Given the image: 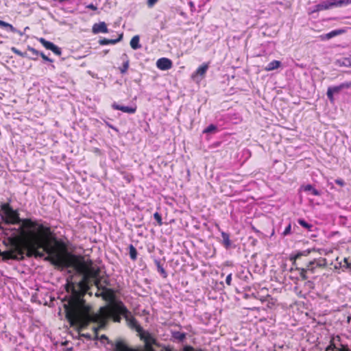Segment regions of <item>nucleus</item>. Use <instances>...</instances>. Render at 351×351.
<instances>
[{
	"label": "nucleus",
	"mask_w": 351,
	"mask_h": 351,
	"mask_svg": "<svg viewBox=\"0 0 351 351\" xmlns=\"http://www.w3.org/2000/svg\"><path fill=\"white\" fill-rule=\"evenodd\" d=\"M139 40H140V38H139V36H138V35L133 36L132 38L131 39L130 44L131 47L133 49L136 50V49H138L141 47V45L139 43Z\"/></svg>",
	"instance_id": "nucleus-18"
},
{
	"label": "nucleus",
	"mask_w": 351,
	"mask_h": 351,
	"mask_svg": "<svg viewBox=\"0 0 351 351\" xmlns=\"http://www.w3.org/2000/svg\"><path fill=\"white\" fill-rule=\"evenodd\" d=\"M339 267L343 269H351V261L350 258H344L342 261H340Z\"/></svg>",
	"instance_id": "nucleus-21"
},
{
	"label": "nucleus",
	"mask_w": 351,
	"mask_h": 351,
	"mask_svg": "<svg viewBox=\"0 0 351 351\" xmlns=\"http://www.w3.org/2000/svg\"><path fill=\"white\" fill-rule=\"evenodd\" d=\"M189 5L190 8H191V12H194L195 11V7L194 3L192 1H190L189 2Z\"/></svg>",
	"instance_id": "nucleus-38"
},
{
	"label": "nucleus",
	"mask_w": 351,
	"mask_h": 351,
	"mask_svg": "<svg viewBox=\"0 0 351 351\" xmlns=\"http://www.w3.org/2000/svg\"><path fill=\"white\" fill-rule=\"evenodd\" d=\"M129 68V60H127L123 62V66L120 68V72L123 74L125 73Z\"/></svg>",
	"instance_id": "nucleus-26"
},
{
	"label": "nucleus",
	"mask_w": 351,
	"mask_h": 351,
	"mask_svg": "<svg viewBox=\"0 0 351 351\" xmlns=\"http://www.w3.org/2000/svg\"><path fill=\"white\" fill-rule=\"evenodd\" d=\"M186 335L184 332H181L179 331L171 332L172 338L176 341H178V342L184 341V340L186 339Z\"/></svg>",
	"instance_id": "nucleus-15"
},
{
	"label": "nucleus",
	"mask_w": 351,
	"mask_h": 351,
	"mask_svg": "<svg viewBox=\"0 0 351 351\" xmlns=\"http://www.w3.org/2000/svg\"><path fill=\"white\" fill-rule=\"evenodd\" d=\"M101 340H108V337L105 335H102L100 337Z\"/></svg>",
	"instance_id": "nucleus-49"
},
{
	"label": "nucleus",
	"mask_w": 351,
	"mask_h": 351,
	"mask_svg": "<svg viewBox=\"0 0 351 351\" xmlns=\"http://www.w3.org/2000/svg\"><path fill=\"white\" fill-rule=\"evenodd\" d=\"M333 94H334V93L332 91V90H330L328 88L327 90V96L331 102L334 101Z\"/></svg>",
	"instance_id": "nucleus-33"
},
{
	"label": "nucleus",
	"mask_w": 351,
	"mask_h": 351,
	"mask_svg": "<svg viewBox=\"0 0 351 351\" xmlns=\"http://www.w3.org/2000/svg\"><path fill=\"white\" fill-rule=\"evenodd\" d=\"M280 65L281 62L280 61L273 60L267 66V67L265 68V69L267 71H272L278 69V67L280 66Z\"/></svg>",
	"instance_id": "nucleus-20"
},
{
	"label": "nucleus",
	"mask_w": 351,
	"mask_h": 351,
	"mask_svg": "<svg viewBox=\"0 0 351 351\" xmlns=\"http://www.w3.org/2000/svg\"><path fill=\"white\" fill-rule=\"evenodd\" d=\"M104 283L107 285V281L105 280Z\"/></svg>",
	"instance_id": "nucleus-53"
},
{
	"label": "nucleus",
	"mask_w": 351,
	"mask_h": 351,
	"mask_svg": "<svg viewBox=\"0 0 351 351\" xmlns=\"http://www.w3.org/2000/svg\"><path fill=\"white\" fill-rule=\"evenodd\" d=\"M100 289L97 288V292H96L95 295L97 297H102L103 299L107 300L108 299V295L106 292L109 291V289H107L105 286L101 285V282H100Z\"/></svg>",
	"instance_id": "nucleus-12"
},
{
	"label": "nucleus",
	"mask_w": 351,
	"mask_h": 351,
	"mask_svg": "<svg viewBox=\"0 0 351 351\" xmlns=\"http://www.w3.org/2000/svg\"><path fill=\"white\" fill-rule=\"evenodd\" d=\"M298 223L303 226L304 228L308 229V230H311V228H312V226L306 223L304 219H299Z\"/></svg>",
	"instance_id": "nucleus-27"
},
{
	"label": "nucleus",
	"mask_w": 351,
	"mask_h": 351,
	"mask_svg": "<svg viewBox=\"0 0 351 351\" xmlns=\"http://www.w3.org/2000/svg\"><path fill=\"white\" fill-rule=\"evenodd\" d=\"M301 189L304 191L311 192L313 195L315 196H319L321 195V193L315 188H314L311 184H306L302 186Z\"/></svg>",
	"instance_id": "nucleus-16"
},
{
	"label": "nucleus",
	"mask_w": 351,
	"mask_h": 351,
	"mask_svg": "<svg viewBox=\"0 0 351 351\" xmlns=\"http://www.w3.org/2000/svg\"><path fill=\"white\" fill-rule=\"evenodd\" d=\"M221 237H222V243L224 245V247L226 249H228L231 245V241L230 239V235L229 234L222 232H221Z\"/></svg>",
	"instance_id": "nucleus-17"
},
{
	"label": "nucleus",
	"mask_w": 351,
	"mask_h": 351,
	"mask_svg": "<svg viewBox=\"0 0 351 351\" xmlns=\"http://www.w3.org/2000/svg\"><path fill=\"white\" fill-rule=\"evenodd\" d=\"M156 66L160 70H169L172 67V62L167 58H161L157 60Z\"/></svg>",
	"instance_id": "nucleus-8"
},
{
	"label": "nucleus",
	"mask_w": 351,
	"mask_h": 351,
	"mask_svg": "<svg viewBox=\"0 0 351 351\" xmlns=\"http://www.w3.org/2000/svg\"><path fill=\"white\" fill-rule=\"evenodd\" d=\"M118 310L119 313H121L122 315L125 317L128 324L131 328L136 329L138 332L141 331L142 328L123 302H120L118 304Z\"/></svg>",
	"instance_id": "nucleus-5"
},
{
	"label": "nucleus",
	"mask_w": 351,
	"mask_h": 351,
	"mask_svg": "<svg viewBox=\"0 0 351 351\" xmlns=\"http://www.w3.org/2000/svg\"><path fill=\"white\" fill-rule=\"evenodd\" d=\"M110 128L114 129V130H117L114 127H113L112 125H110V124H107Z\"/></svg>",
	"instance_id": "nucleus-50"
},
{
	"label": "nucleus",
	"mask_w": 351,
	"mask_h": 351,
	"mask_svg": "<svg viewBox=\"0 0 351 351\" xmlns=\"http://www.w3.org/2000/svg\"><path fill=\"white\" fill-rule=\"evenodd\" d=\"M51 51L58 56H60L62 53L61 49L56 45H54Z\"/></svg>",
	"instance_id": "nucleus-32"
},
{
	"label": "nucleus",
	"mask_w": 351,
	"mask_h": 351,
	"mask_svg": "<svg viewBox=\"0 0 351 351\" xmlns=\"http://www.w3.org/2000/svg\"><path fill=\"white\" fill-rule=\"evenodd\" d=\"M335 182L340 186H343L344 184L343 182L341 180H337Z\"/></svg>",
	"instance_id": "nucleus-48"
},
{
	"label": "nucleus",
	"mask_w": 351,
	"mask_h": 351,
	"mask_svg": "<svg viewBox=\"0 0 351 351\" xmlns=\"http://www.w3.org/2000/svg\"><path fill=\"white\" fill-rule=\"evenodd\" d=\"M231 281H232V274H230L227 276V277L226 278V282L228 285H230Z\"/></svg>",
	"instance_id": "nucleus-37"
},
{
	"label": "nucleus",
	"mask_w": 351,
	"mask_h": 351,
	"mask_svg": "<svg viewBox=\"0 0 351 351\" xmlns=\"http://www.w3.org/2000/svg\"><path fill=\"white\" fill-rule=\"evenodd\" d=\"M1 209L3 212L2 218L7 223H20L21 219L19 217V214L14 210L9 204H3L1 206Z\"/></svg>",
	"instance_id": "nucleus-4"
},
{
	"label": "nucleus",
	"mask_w": 351,
	"mask_h": 351,
	"mask_svg": "<svg viewBox=\"0 0 351 351\" xmlns=\"http://www.w3.org/2000/svg\"><path fill=\"white\" fill-rule=\"evenodd\" d=\"M154 263L157 267L158 271L161 274L163 278H167V274L165 269L163 268V267L161 265L160 261L158 259H155Z\"/></svg>",
	"instance_id": "nucleus-22"
},
{
	"label": "nucleus",
	"mask_w": 351,
	"mask_h": 351,
	"mask_svg": "<svg viewBox=\"0 0 351 351\" xmlns=\"http://www.w3.org/2000/svg\"><path fill=\"white\" fill-rule=\"evenodd\" d=\"M8 23H7V22H5V21H3L0 20V26H1V27H5L8 26Z\"/></svg>",
	"instance_id": "nucleus-46"
},
{
	"label": "nucleus",
	"mask_w": 351,
	"mask_h": 351,
	"mask_svg": "<svg viewBox=\"0 0 351 351\" xmlns=\"http://www.w3.org/2000/svg\"><path fill=\"white\" fill-rule=\"evenodd\" d=\"M345 32H346V29H344L333 30V31L326 34V35L322 36V39H328H328H330L332 37H335L336 36L344 34Z\"/></svg>",
	"instance_id": "nucleus-14"
},
{
	"label": "nucleus",
	"mask_w": 351,
	"mask_h": 351,
	"mask_svg": "<svg viewBox=\"0 0 351 351\" xmlns=\"http://www.w3.org/2000/svg\"><path fill=\"white\" fill-rule=\"evenodd\" d=\"M291 231V224H289L285 230L283 234L285 235L288 234Z\"/></svg>",
	"instance_id": "nucleus-44"
},
{
	"label": "nucleus",
	"mask_w": 351,
	"mask_h": 351,
	"mask_svg": "<svg viewBox=\"0 0 351 351\" xmlns=\"http://www.w3.org/2000/svg\"><path fill=\"white\" fill-rule=\"evenodd\" d=\"M208 63H204L192 74L191 78L196 82L202 80L208 71Z\"/></svg>",
	"instance_id": "nucleus-6"
},
{
	"label": "nucleus",
	"mask_w": 351,
	"mask_h": 351,
	"mask_svg": "<svg viewBox=\"0 0 351 351\" xmlns=\"http://www.w3.org/2000/svg\"><path fill=\"white\" fill-rule=\"evenodd\" d=\"M112 107L114 110H121L123 112L128 113V114H134L136 111V106H121L119 104H117L116 103H113L112 105Z\"/></svg>",
	"instance_id": "nucleus-9"
},
{
	"label": "nucleus",
	"mask_w": 351,
	"mask_h": 351,
	"mask_svg": "<svg viewBox=\"0 0 351 351\" xmlns=\"http://www.w3.org/2000/svg\"><path fill=\"white\" fill-rule=\"evenodd\" d=\"M119 304V302L115 306H101L99 313H94L84 300L77 297L70 302L65 303L64 311L71 325L86 326L90 322L97 323V327L93 328L97 335L99 330L106 328L109 319H112L115 322H121L122 314L118 310Z\"/></svg>",
	"instance_id": "nucleus-1"
},
{
	"label": "nucleus",
	"mask_w": 351,
	"mask_h": 351,
	"mask_svg": "<svg viewBox=\"0 0 351 351\" xmlns=\"http://www.w3.org/2000/svg\"><path fill=\"white\" fill-rule=\"evenodd\" d=\"M332 91L335 93H337L342 88L341 87V85L339 86H335V87H330L329 88Z\"/></svg>",
	"instance_id": "nucleus-40"
},
{
	"label": "nucleus",
	"mask_w": 351,
	"mask_h": 351,
	"mask_svg": "<svg viewBox=\"0 0 351 351\" xmlns=\"http://www.w3.org/2000/svg\"><path fill=\"white\" fill-rule=\"evenodd\" d=\"M40 56L43 58V59L45 61L52 62L53 60L50 58H49L47 56H46L43 53H40Z\"/></svg>",
	"instance_id": "nucleus-39"
},
{
	"label": "nucleus",
	"mask_w": 351,
	"mask_h": 351,
	"mask_svg": "<svg viewBox=\"0 0 351 351\" xmlns=\"http://www.w3.org/2000/svg\"><path fill=\"white\" fill-rule=\"evenodd\" d=\"M36 233L25 243V250L27 256L45 258V260L56 258L57 250L53 243L56 239L49 227L43 224H36Z\"/></svg>",
	"instance_id": "nucleus-2"
},
{
	"label": "nucleus",
	"mask_w": 351,
	"mask_h": 351,
	"mask_svg": "<svg viewBox=\"0 0 351 351\" xmlns=\"http://www.w3.org/2000/svg\"><path fill=\"white\" fill-rule=\"evenodd\" d=\"M27 49L32 53L33 55L38 56L39 52L33 47H28Z\"/></svg>",
	"instance_id": "nucleus-36"
},
{
	"label": "nucleus",
	"mask_w": 351,
	"mask_h": 351,
	"mask_svg": "<svg viewBox=\"0 0 351 351\" xmlns=\"http://www.w3.org/2000/svg\"><path fill=\"white\" fill-rule=\"evenodd\" d=\"M310 252L311 251L308 250L303 252H298L295 254H292L290 257V259L291 261H295L297 258H300L302 256H307L310 253Z\"/></svg>",
	"instance_id": "nucleus-25"
},
{
	"label": "nucleus",
	"mask_w": 351,
	"mask_h": 351,
	"mask_svg": "<svg viewBox=\"0 0 351 351\" xmlns=\"http://www.w3.org/2000/svg\"><path fill=\"white\" fill-rule=\"evenodd\" d=\"M86 8L90 9L92 10H97V6L93 3H90V4L87 5Z\"/></svg>",
	"instance_id": "nucleus-41"
},
{
	"label": "nucleus",
	"mask_w": 351,
	"mask_h": 351,
	"mask_svg": "<svg viewBox=\"0 0 351 351\" xmlns=\"http://www.w3.org/2000/svg\"><path fill=\"white\" fill-rule=\"evenodd\" d=\"M99 269L93 267L92 263L85 265L83 269V279L77 283L76 286L73 285L70 287L71 295L67 300L63 301V307L64 308L65 303L70 302L73 299L77 297H79L81 300H84L83 296L88 289V285L86 282L88 278H93L95 280V286L99 289L100 282H101V279L99 278Z\"/></svg>",
	"instance_id": "nucleus-3"
},
{
	"label": "nucleus",
	"mask_w": 351,
	"mask_h": 351,
	"mask_svg": "<svg viewBox=\"0 0 351 351\" xmlns=\"http://www.w3.org/2000/svg\"><path fill=\"white\" fill-rule=\"evenodd\" d=\"M158 0H147V5L149 8H152Z\"/></svg>",
	"instance_id": "nucleus-34"
},
{
	"label": "nucleus",
	"mask_w": 351,
	"mask_h": 351,
	"mask_svg": "<svg viewBox=\"0 0 351 351\" xmlns=\"http://www.w3.org/2000/svg\"><path fill=\"white\" fill-rule=\"evenodd\" d=\"M351 3V0H339L338 1H333L326 3H322L317 5V10H326L332 6H339L343 4H350Z\"/></svg>",
	"instance_id": "nucleus-7"
},
{
	"label": "nucleus",
	"mask_w": 351,
	"mask_h": 351,
	"mask_svg": "<svg viewBox=\"0 0 351 351\" xmlns=\"http://www.w3.org/2000/svg\"><path fill=\"white\" fill-rule=\"evenodd\" d=\"M217 129L216 126L213 124L209 125L204 130V133H210Z\"/></svg>",
	"instance_id": "nucleus-28"
},
{
	"label": "nucleus",
	"mask_w": 351,
	"mask_h": 351,
	"mask_svg": "<svg viewBox=\"0 0 351 351\" xmlns=\"http://www.w3.org/2000/svg\"><path fill=\"white\" fill-rule=\"evenodd\" d=\"M350 319H351V317H350V316H348V318H347V322H348V323L350 322Z\"/></svg>",
	"instance_id": "nucleus-51"
},
{
	"label": "nucleus",
	"mask_w": 351,
	"mask_h": 351,
	"mask_svg": "<svg viewBox=\"0 0 351 351\" xmlns=\"http://www.w3.org/2000/svg\"><path fill=\"white\" fill-rule=\"evenodd\" d=\"M12 51L16 55H19V56L21 57H26V53H23L21 52V51H19V49H16L15 47H12Z\"/></svg>",
	"instance_id": "nucleus-31"
},
{
	"label": "nucleus",
	"mask_w": 351,
	"mask_h": 351,
	"mask_svg": "<svg viewBox=\"0 0 351 351\" xmlns=\"http://www.w3.org/2000/svg\"><path fill=\"white\" fill-rule=\"evenodd\" d=\"M180 15H181V16H185V14H184V12H182L180 13Z\"/></svg>",
	"instance_id": "nucleus-52"
},
{
	"label": "nucleus",
	"mask_w": 351,
	"mask_h": 351,
	"mask_svg": "<svg viewBox=\"0 0 351 351\" xmlns=\"http://www.w3.org/2000/svg\"><path fill=\"white\" fill-rule=\"evenodd\" d=\"M117 351H132L122 341H118L115 343Z\"/></svg>",
	"instance_id": "nucleus-19"
},
{
	"label": "nucleus",
	"mask_w": 351,
	"mask_h": 351,
	"mask_svg": "<svg viewBox=\"0 0 351 351\" xmlns=\"http://www.w3.org/2000/svg\"><path fill=\"white\" fill-rule=\"evenodd\" d=\"M327 265V262H326V259H322V260H314L313 261H311L309 262V263L307 265V267L306 269L308 270H311V271H313V269H315V267H326Z\"/></svg>",
	"instance_id": "nucleus-10"
},
{
	"label": "nucleus",
	"mask_w": 351,
	"mask_h": 351,
	"mask_svg": "<svg viewBox=\"0 0 351 351\" xmlns=\"http://www.w3.org/2000/svg\"><path fill=\"white\" fill-rule=\"evenodd\" d=\"M154 218L157 221L159 226L162 224V217L158 213L156 212L154 214Z\"/></svg>",
	"instance_id": "nucleus-30"
},
{
	"label": "nucleus",
	"mask_w": 351,
	"mask_h": 351,
	"mask_svg": "<svg viewBox=\"0 0 351 351\" xmlns=\"http://www.w3.org/2000/svg\"><path fill=\"white\" fill-rule=\"evenodd\" d=\"M39 41L47 49L51 50L53 47L55 45L53 43L46 40L43 38H40Z\"/></svg>",
	"instance_id": "nucleus-23"
},
{
	"label": "nucleus",
	"mask_w": 351,
	"mask_h": 351,
	"mask_svg": "<svg viewBox=\"0 0 351 351\" xmlns=\"http://www.w3.org/2000/svg\"><path fill=\"white\" fill-rule=\"evenodd\" d=\"M341 87L342 88H350V87H351V82H347V83L342 84H341Z\"/></svg>",
	"instance_id": "nucleus-45"
},
{
	"label": "nucleus",
	"mask_w": 351,
	"mask_h": 351,
	"mask_svg": "<svg viewBox=\"0 0 351 351\" xmlns=\"http://www.w3.org/2000/svg\"><path fill=\"white\" fill-rule=\"evenodd\" d=\"M8 26L5 27V28H7L8 30L14 33L18 32L17 29L15 27H14L11 24L8 23Z\"/></svg>",
	"instance_id": "nucleus-35"
},
{
	"label": "nucleus",
	"mask_w": 351,
	"mask_h": 351,
	"mask_svg": "<svg viewBox=\"0 0 351 351\" xmlns=\"http://www.w3.org/2000/svg\"><path fill=\"white\" fill-rule=\"evenodd\" d=\"M184 351H202V350H195L191 346H185L184 348Z\"/></svg>",
	"instance_id": "nucleus-42"
},
{
	"label": "nucleus",
	"mask_w": 351,
	"mask_h": 351,
	"mask_svg": "<svg viewBox=\"0 0 351 351\" xmlns=\"http://www.w3.org/2000/svg\"><path fill=\"white\" fill-rule=\"evenodd\" d=\"M108 32V27L104 22L95 23L93 26V32L95 34L107 33Z\"/></svg>",
	"instance_id": "nucleus-11"
},
{
	"label": "nucleus",
	"mask_w": 351,
	"mask_h": 351,
	"mask_svg": "<svg viewBox=\"0 0 351 351\" xmlns=\"http://www.w3.org/2000/svg\"><path fill=\"white\" fill-rule=\"evenodd\" d=\"M343 64H344L345 65H347V66H350V67H351V59L346 58V59L344 60V62H343Z\"/></svg>",
	"instance_id": "nucleus-43"
},
{
	"label": "nucleus",
	"mask_w": 351,
	"mask_h": 351,
	"mask_svg": "<svg viewBox=\"0 0 351 351\" xmlns=\"http://www.w3.org/2000/svg\"><path fill=\"white\" fill-rule=\"evenodd\" d=\"M155 339L150 337L149 339H147V343H155Z\"/></svg>",
	"instance_id": "nucleus-47"
},
{
	"label": "nucleus",
	"mask_w": 351,
	"mask_h": 351,
	"mask_svg": "<svg viewBox=\"0 0 351 351\" xmlns=\"http://www.w3.org/2000/svg\"><path fill=\"white\" fill-rule=\"evenodd\" d=\"M123 38V34H120L117 39H107V38H103L99 40V43L101 45H114L119 41L121 40Z\"/></svg>",
	"instance_id": "nucleus-13"
},
{
	"label": "nucleus",
	"mask_w": 351,
	"mask_h": 351,
	"mask_svg": "<svg viewBox=\"0 0 351 351\" xmlns=\"http://www.w3.org/2000/svg\"><path fill=\"white\" fill-rule=\"evenodd\" d=\"M129 254H130V258L133 261H135L136 258H137V250L134 247V246L133 245H130L129 246Z\"/></svg>",
	"instance_id": "nucleus-24"
},
{
	"label": "nucleus",
	"mask_w": 351,
	"mask_h": 351,
	"mask_svg": "<svg viewBox=\"0 0 351 351\" xmlns=\"http://www.w3.org/2000/svg\"><path fill=\"white\" fill-rule=\"evenodd\" d=\"M330 350H332V351H348L347 349H337L335 347L334 345H332V344L327 347L326 351H330Z\"/></svg>",
	"instance_id": "nucleus-29"
}]
</instances>
